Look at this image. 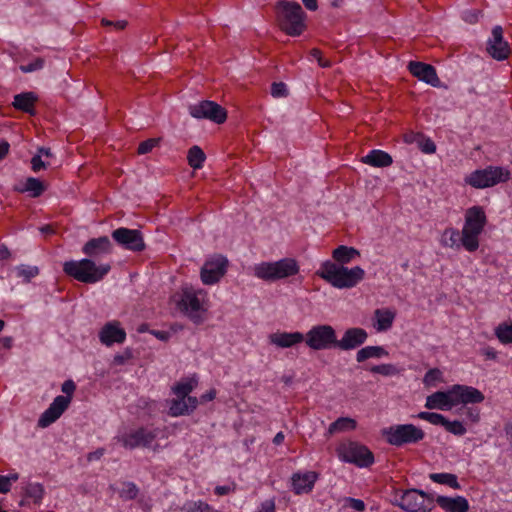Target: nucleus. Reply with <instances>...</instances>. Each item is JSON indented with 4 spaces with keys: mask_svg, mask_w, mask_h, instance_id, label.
<instances>
[{
    "mask_svg": "<svg viewBox=\"0 0 512 512\" xmlns=\"http://www.w3.org/2000/svg\"><path fill=\"white\" fill-rule=\"evenodd\" d=\"M112 250L113 245L109 237L92 238L82 247V253L87 258L66 261L63 264V272L82 283H97L103 280L111 270L109 263H101L99 260L105 255H110Z\"/></svg>",
    "mask_w": 512,
    "mask_h": 512,
    "instance_id": "f257e3e1",
    "label": "nucleus"
},
{
    "mask_svg": "<svg viewBox=\"0 0 512 512\" xmlns=\"http://www.w3.org/2000/svg\"><path fill=\"white\" fill-rule=\"evenodd\" d=\"M317 275L338 289L355 287L365 276L364 270L355 266L347 268L332 261L321 264Z\"/></svg>",
    "mask_w": 512,
    "mask_h": 512,
    "instance_id": "f03ea898",
    "label": "nucleus"
},
{
    "mask_svg": "<svg viewBox=\"0 0 512 512\" xmlns=\"http://www.w3.org/2000/svg\"><path fill=\"white\" fill-rule=\"evenodd\" d=\"M306 14L297 2L281 0L276 5V20L281 31L296 37L306 29Z\"/></svg>",
    "mask_w": 512,
    "mask_h": 512,
    "instance_id": "7ed1b4c3",
    "label": "nucleus"
},
{
    "mask_svg": "<svg viewBox=\"0 0 512 512\" xmlns=\"http://www.w3.org/2000/svg\"><path fill=\"white\" fill-rule=\"evenodd\" d=\"M298 272L299 265L293 258H283L275 262H261L254 267V275L269 282L294 276Z\"/></svg>",
    "mask_w": 512,
    "mask_h": 512,
    "instance_id": "20e7f679",
    "label": "nucleus"
},
{
    "mask_svg": "<svg viewBox=\"0 0 512 512\" xmlns=\"http://www.w3.org/2000/svg\"><path fill=\"white\" fill-rule=\"evenodd\" d=\"M510 178L511 172L509 169L501 166L489 165L483 169H477L466 175L464 182L475 189H485L496 186L500 183H505Z\"/></svg>",
    "mask_w": 512,
    "mask_h": 512,
    "instance_id": "39448f33",
    "label": "nucleus"
},
{
    "mask_svg": "<svg viewBox=\"0 0 512 512\" xmlns=\"http://www.w3.org/2000/svg\"><path fill=\"white\" fill-rule=\"evenodd\" d=\"M61 390L67 396L59 395L53 400L48 409L40 416L38 426L42 428L48 427L60 418L70 404L71 396L76 390V385L72 380H66L62 384Z\"/></svg>",
    "mask_w": 512,
    "mask_h": 512,
    "instance_id": "423d86ee",
    "label": "nucleus"
},
{
    "mask_svg": "<svg viewBox=\"0 0 512 512\" xmlns=\"http://www.w3.org/2000/svg\"><path fill=\"white\" fill-rule=\"evenodd\" d=\"M384 435L389 444L403 446L405 444H416L424 439V431L413 424H399L389 427Z\"/></svg>",
    "mask_w": 512,
    "mask_h": 512,
    "instance_id": "0eeeda50",
    "label": "nucleus"
},
{
    "mask_svg": "<svg viewBox=\"0 0 512 512\" xmlns=\"http://www.w3.org/2000/svg\"><path fill=\"white\" fill-rule=\"evenodd\" d=\"M306 345L313 350H327L337 347L336 331L331 325L313 326L304 335Z\"/></svg>",
    "mask_w": 512,
    "mask_h": 512,
    "instance_id": "6e6552de",
    "label": "nucleus"
},
{
    "mask_svg": "<svg viewBox=\"0 0 512 512\" xmlns=\"http://www.w3.org/2000/svg\"><path fill=\"white\" fill-rule=\"evenodd\" d=\"M340 459L358 467H369L374 463L373 453L358 442L342 443L337 449Z\"/></svg>",
    "mask_w": 512,
    "mask_h": 512,
    "instance_id": "1a4fd4ad",
    "label": "nucleus"
},
{
    "mask_svg": "<svg viewBox=\"0 0 512 512\" xmlns=\"http://www.w3.org/2000/svg\"><path fill=\"white\" fill-rule=\"evenodd\" d=\"M397 503L407 512H430L434 507V498L421 490L410 489L401 493Z\"/></svg>",
    "mask_w": 512,
    "mask_h": 512,
    "instance_id": "9d476101",
    "label": "nucleus"
},
{
    "mask_svg": "<svg viewBox=\"0 0 512 512\" xmlns=\"http://www.w3.org/2000/svg\"><path fill=\"white\" fill-rule=\"evenodd\" d=\"M158 434L157 428L139 427L121 435L119 441L127 449L152 448Z\"/></svg>",
    "mask_w": 512,
    "mask_h": 512,
    "instance_id": "9b49d317",
    "label": "nucleus"
},
{
    "mask_svg": "<svg viewBox=\"0 0 512 512\" xmlns=\"http://www.w3.org/2000/svg\"><path fill=\"white\" fill-rule=\"evenodd\" d=\"M189 113L197 119H208L217 124L224 123L227 118L226 110L216 102L205 100L189 106Z\"/></svg>",
    "mask_w": 512,
    "mask_h": 512,
    "instance_id": "f8f14e48",
    "label": "nucleus"
},
{
    "mask_svg": "<svg viewBox=\"0 0 512 512\" xmlns=\"http://www.w3.org/2000/svg\"><path fill=\"white\" fill-rule=\"evenodd\" d=\"M111 236L117 244L127 250L140 252L145 249L142 233L137 229L120 227L115 229Z\"/></svg>",
    "mask_w": 512,
    "mask_h": 512,
    "instance_id": "ddd939ff",
    "label": "nucleus"
},
{
    "mask_svg": "<svg viewBox=\"0 0 512 512\" xmlns=\"http://www.w3.org/2000/svg\"><path fill=\"white\" fill-rule=\"evenodd\" d=\"M227 264V259L222 256L206 261L201 269L202 282L206 285L217 283L226 273Z\"/></svg>",
    "mask_w": 512,
    "mask_h": 512,
    "instance_id": "4468645a",
    "label": "nucleus"
},
{
    "mask_svg": "<svg viewBox=\"0 0 512 512\" xmlns=\"http://www.w3.org/2000/svg\"><path fill=\"white\" fill-rule=\"evenodd\" d=\"M487 52L492 58L498 61L508 58L510 48L503 38V29L501 26H495L493 28L492 36L487 42Z\"/></svg>",
    "mask_w": 512,
    "mask_h": 512,
    "instance_id": "2eb2a0df",
    "label": "nucleus"
},
{
    "mask_svg": "<svg viewBox=\"0 0 512 512\" xmlns=\"http://www.w3.org/2000/svg\"><path fill=\"white\" fill-rule=\"evenodd\" d=\"M199 294H201V291L196 292L193 289H184L180 301L181 310L194 322L200 321V312L203 310Z\"/></svg>",
    "mask_w": 512,
    "mask_h": 512,
    "instance_id": "dca6fc26",
    "label": "nucleus"
},
{
    "mask_svg": "<svg viewBox=\"0 0 512 512\" xmlns=\"http://www.w3.org/2000/svg\"><path fill=\"white\" fill-rule=\"evenodd\" d=\"M408 69L410 73L419 80L424 81L433 87H438L440 85L436 69L432 65L423 62L411 61L408 65Z\"/></svg>",
    "mask_w": 512,
    "mask_h": 512,
    "instance_id": "f3484780",
    "label": "nucleus"
},
{
    "mask_svg": "<svg viewBox=\"0 0 512 512\" xmlns=\"http://www.w3.org/2000/svg\"><path fill=\"white\" fill-rule=\"evenodd\" d=\"M454 403L455 406L458 404H475L484 401V394L472 386L466 385H453Z\"/></svg>",
    "mask_w": 512,
    "mask_h": 512,
    "instance_id": "a211bd4d",
    "label": "nucleus"
},
{
    "mask_svg": "<svg viewBox=\"0 0 512 512\" xmlns=\"http://www.w3.org/2000/svg\"><path fill=\"white\" fill-rule=\"evenodd\" d=\"M368 338L367 332L363 328H349L347 329L343 337L337 340V348L341 350H352L361 346Z\"/></svg>",
    "mask_w": 512,
    "mask_h": 512,
    "instance_id": "6ab92c4d",
    "label": "nucleus"
},
{
    "mask_svg": "<svg viewBox=\"0 0 512 512\" xmlns=\"http://www.w3.org/2000/svg\"><path fill=\"white\" fill-rule=\"evenodd\" d=\"M99 339L106 346H111L114 343L121 344L126 339V332L120 327L118 321H111L102 327L99 332Z\"/></svg>",
    "mask_w": 512,
    "mask_h": 512,
    "instance_id": "aec40b11",
    "label": "nucleus"
},
{
    "mask_svg": "<svg viewBox=\"0 0 512 512\" xmlns=\"http://www.w3.org/2000/svg\"><path fill=\"white\" fill-rule=\"evenodd\" d=\"M453 387L447 391H437L426 398L427 409L449 410L455 406Z\"/></svg>",
    "mask_w": 512,
    "mask_h": 512,
    "instance_id": "412c9836",
    "label": "nucleus"
},
{
    "mask_svg": "<svg viewBox=\"0 0 512 512\" xmlns=\"http://www.w3.org/2000/svg\"><path fill=\"white\" fill-rule=\"evenodd\" d=\"M486 221L484 210L479 206H473L466 211L463 229L482 233Z\"/></svg>",
    "mask_w": 512,
    "mask_h": 512,
    "instance_id": "4be33fe9",
    "label": "nucleus"
},
{
    "mask_svg": "<svg viewBox=\"0 0 512 512\" xmlns=\"http://www.w3.org/2000/svg\"><path fill=\"white\" fill-rule=\"evenodd\" d=\"M271 344L280 348H290L304 341V334L301 332H276L269 336Z\"/></svg>",
    "mask_w": 512,
    "mask_h": 512,
    "instance_id": "5701e85b",
    "label": "nucleus"
},
{
    "mask_svg": "<svg viewBox=\"0 0 512 512\" xmlns=\"http://www.w3.org/2000/svg\"><path fill=\"white\" fill-rule=\"evenodd\" d=\"M197 405L196 397L179 398L176 396L175 399L170 401L169 414L174 417L190 414L196 409Z\"/></svg>",
    "mask_w": 512,
    "mask_h": 512,
    "instance_id": "b1692460",
    "label": "nucleus"
},
{
    "mask_svg": "<svg viewBox=\"0 0 512 512\" xmlns=\"http://www.w3.org/2000/svg\"><path fill=\"white\" fill-rule=\"evenodd\" d=\"M435 501L446 512H467L469 509V503L467 499L462 496H457L454 498L438 496Z\"/></svg>",
    "mask_w": 512,
    "mask_h": 512,
    "instance_id": "393cba45",
    "label": "nucleus"
},
{
    "mask_svg": "<svg viewBox=\"0 0 512 512\" xmlns=\"http://www.w3.org/2000/svg\"><path fill=\"white\" fill-rule=\"evenodd\" d=\"M317 479L315 472L295 473L292 476V486L296 494L308 493L312 490Z\"/></svg>",
    "mask_w": 512,
    "mask_h": 512,
    "instance_id": "a878e982",
    "label": "nucleus"
},
{
    "mask_svg": "<svg viewBox=\"0 0 512 512\" xmlns=\"http://www.w3.org/2000/svg\"><path fill=\"white\" fill-rule=\"evenodd\" d=\"M38 97L33 92H24L14 96L13 107L30 115L35 114L34 105Z\"/></svg>",
    "mask_w": 512,
    "mask_h": 512,
    "instance_id": "bb28decb",
    "label": "nucleus"
},
{
    "mask_svg": "<svg viewBox=\"0 0 512 512\" xmlns=\"http://www.w3.org/2000/svg\"><path fill=\"white\" fill-rule=\"evenodd\" d=\"M361 161L373 167H388L393 163L387 152L377 149L370 151Z\"/></svg>",
    "mask_w": 512,
    "mask_h": 512,
    "instance_id": "cd10ccee",
    "label": "nucleus"
},
{
    "mask_svg": "<svg viewBox=\"0 0 512 512\" xmlns=\"http://www.w3.org/2000/svg\"><path fill=\"white\" fill-rule=\"evenodd\" d=\"M359 255L360 253L357 249L344 245L337 247L332 253V257L335 262H338L343 266Z\"/></svg>",
    "mask_w": 512,
    "mask_h": 512,
    "instance_id": "c85d7f7f",
    "label": "nucleus"
},
{
    "mask_svg": "<svg viewBox=\"0 0 512 512\" xmlns=\"http://www.w3.org/2000/svg\"><path fill=\"white\" fill-rule=\"evenodd\" d=\"M388 356V352L381 346H366L358 350L356 354L357 362L361 363L370 358H382Z\"/></svg>",
    "mask_w": 512,
    "mask_h": 512,
    "instance_id": "c756f323",
    "label": "nucleus"
},
{
    "mask_svg": "<svg viewBox=\"0 0 512 512\" xmlns=\"http://www.w3.org/2000/svg\"><path fill=\"white\" fill-rule=\"evenodd\" d=\"M356 425L357 423L354 419L350 417H340L329 425L327 434L331 436L335 433L354 430Z\"/></svg>",
    "mask_w": 512,
    "mask_h": 512,
    "instance_id": "7c9ffc66",
    "label": "nucleus"
},
{
    "mask_svg": "<svg viewBox=\"0 0 512 512\" xmlns=\"http://www.w3.org/2000/svg\"><path fill=\"white\" fill-rule=\"evenodd\" d=\"M441 244L445 247L459 249L462 246L461 233L454 228H447L441 237Z\"/></svg>",
    "mask_w": 512,
    "mask_h": 512,
    "instance_id": "2f4dec72",
    "label": "nucleus"
},
{
    "mask_svg": "<svg viewBox=\"0 0 512 512\" xmlns=\"http://www.w3.org/2000/svg\"><path fill=\"white\" fill-rule=\"evenodd\" d=\"M394 313L390 310L377 309L375 311L376 325L375 328L377 331H386L388 330L393 323Z\"/></svg>",
    "mask_w": 512,
    "mask_h": 512,
    "instance_id": "473e14b6",
    "label": "nucleus"
},
{
    "mask_svg": "<svg viewBox=\"0 0 512 512\" xmlns=\"http://www.w3.org/2000/svg\"><path fill=\"white\" fill-rule=\"evenodd\" d=\"M44 488L39 483H29L24 488L25 498L20 502V505H24L25 501L31 500L34 503H39L43 497Z\"/></svg>",
    "mask_w": 512,
    "mask_h": 512,
    "instance_id": "72a5a7b5",
    "label": "nucleus"
},
{
    "mask_svg": "<svg viewBox=\"0 0 512 512\" xmlns=\"http://www.w3.org/2000/svg\"><path fill=\"white\" fill-rule=\"evenodd\" d=\"M481 233L462 229V246L469 252H474L479 247V235Z\"/></svg>",
    "mask_w": 512,
    "mask_h": 512,
    "instance_id": "f704fd0d",
    "label": "nucleus"
},
{
    "mask_svg": "<svg viewBox=\"0 0 512 512\" xmlns=\"http://www.w3.org/2000/svg\"><path fill=\"white\" fill-rule=\"evenodd\" d=\"M206 156L199 146H192L187 155L188 164L194 169H200L203 166Z\"/></svg>",
    "mask_w": 512,
    "mask_h": 512,
    "instance_id": "c9c22d12",
    "label": "nucleus"
},
{
    "mask_svg": "<svg viewBox=\"0 0 512 512\" xmlns=\"http://www.w3.org/2000/svg\"><path fill=\"white\" fill-rule=\"evenodd\" d=\"M429 478L438 484L448 485L454 489H460V484L458 483L457 476L451 473H432L429 475Z\"/></svg>",
    "mask_w": 512,
    "mask_h": 512,
    "instance_id": "e433bc0d",
    "label": "nucleus"
},
{
    "mask_svg": "<svg viewBox=\"0 0 512 512\" xmlns=\"http://www.w3.org/2000/svg\"><path fill=\"white\" fill-rule=\"evenodd\" d=\"M196 384L197 382L193 378L185 379L173 387V392L179 398H188L190 397L189 393L192 392Z\"/></svg>",
    "mask_w": 512,
    "mask_h": 512,
    "instance_id": "4c0bfd02",
    "label": "nucleus"
},
{
    "mask_svg": "<svg viewBox=\"0 0 512 512\" xmlns=\"http://www.w3.org/2000/svg\"><path fill=\"white\" fill-rule=\"evenodd\" d=\"M495 335L503 344L512 343V322L499 324L495 329Z\"/></svg>",
    "mask_w": 512,
    "mask_h": 512,
    "instance_id": "58836bf2",
    "label": "nucleus"
},
{
    "mask_svg": "<svg viewBox=\"0 0 512 512\" xmlns=\"http://www.w3.org/2000/svg\"><path fill=\"white\" fill-rule=\"evenodd\" d=\"M16 276L18 278H23L24 282L28 283L32 278L36 277L39 274V269L37 266H29V265H19L15 268Z\"/></svg>",
    "mask_w": 512,
    "mask_h": 512,
    "instance_id": "ea45409f",
    "label": "nucleus"
},
{
    "mask_svg": "<svg viewBox=\"0 0 512 512\" xmlns=\"http://www.w3.org/2000/svg\"><path fill=\"white\" fill-rule=\"evenodd\" d=\"M44 185L43 183L33 177H29L26 180L24 191L30 192L33 197H38L44 192Z\"/></svg>",
    "mask_w": 512,
    "mask_h": 512,
    "instance_id": "a19ab883",
    "label": "nucleus"
},
{
    "mask_svg": "<svg viewBox=\"0 0 512 512\" xmlns=\"http://www.w3.org/2000/svg\"><path fill=\"white\" fill-rule=\"evenodd\" d=\"M369 371L383 376H392L398 373V369L393 364H380L369 368Z\"/></svg>",
    "mask_w": 512,
    "mask_h": 512,
    "instance_id": "79ce46f5",
    "label": "nucleus"
},
{
    "mask_svg": "<svg viewBox=\"0 0 512 512\" xmlns=\"http://www.w3.org/2000/svg\"><path fill=\"white\" fill-rule=\"evenodd\" d=\"M138 494L137 486L132 482L123 484V488L119 491V496L124 500H132Z\"/></svg>",
    "mask_w": 512,
    "mask_h": 512,
    "instance_id": "37998d69",
    "label": "nucleus"
},
{
    "mask_svg": "<svg viewBox=\"0 0 512 512\" xmlns=\"http://www.w3.org/2000/svg\"><path fill=\"white\" fill-rule=\"evenodd\" d=\"M211 507L203 501H195L186 503L182 511L183 512H209Z\"/></svg>",
    "mask_w": 512,
    "mask_h": 512,
    "instance_id": "c03bdc74",
    "label": "nucleus"
},
{
    "mask_svg": "<svg viewBox=\"0 0 512 512\" xmlns=\"http://www.w3.org/2000/svg\"><path fill=\"white\" fill-rule=\"evenodd\" d=\"M445 429L456 435V436H462L466 433V428L460 421H449L446 419V423L444 424Z\"/></svg>",
    "mask_w": 512,
    "mask_h": 512,
    "instance_id": "a18cd8bd",
    "label": "nucleus"
},
{
    "mask_svg": "<svg viewBox=\"0 0 512 512\" xmlns=\"http://www.w3.org/2000/svg\"><path fill=\"white\" fill-rule=\"evenodd\" d=\"M442 380V372L438 368H433L427 371L424 376L423 382L426 386L434 385L435 382Z\"/></svg>",
    "mask_w": 512,
    "mask_h": 512,
    "instance_id": "49530a36",
    "label": "nucleus"
},
{
    "mask_svg": "<svg viewBox=\"0 0 512 512\" xmlns=\"http://www.w3.org/2000/svg\"><path fill=\"white\" fill-rule=\"evenodd\" d=\"M160 142V138H150L141 142L138 146V154L143 155L151 152Z\"/></svg>",
    "mask_w": 512,
    "mask_h": 512,
    "instance_id": "de8ad7c7",
    "label": "nucleus"
},
{
    "mask_svg": "<svg viewBox=\"0 0 512 512\" xmlns=\"http://www.w3.org/2000/svg\"><path fill=\"white\" fill-rule=\"evenodd\" d=\"M44 67V59L43 58H36L34 61H32L29 64L21 65L19 68L24 73H30L37 70H40Z\"/></svg>",
    "mask_w": 512,
    "mask_h": 512,
    "instance_id": "09e8293b",
    "label": "nucleus"
},
{
    "mask_svg": "<svg viewBox=\"0 0 512 512\" xmlns=\"http://www.w3.org/2000/svg\"><path fill=\"white\" fill-rule=\"evenodd\" d=\"M418 145L423 153L432 154L436 151L435 143L429 138L425 139L421 137V139L418 141Z\"/></svg>",
    "mask_w": 512,
    "mask_h": 512,
    "instance_id": "8fccbe9b",
    "label": "nucleus"
},
{
    "mask_svg": "<svg viewBox=\"0 0 512 512\" xmlns=\"http://www.w3.org/2000/svg\"><path fill=\"white\" fill-rule=\"evenodd\" d=\"M287 88L283 82H274L271 86V95L273 97H285L287 96Z\"/></svg>",
    "mask_w": 512,
    "mask_h": 512,
    "instance_id": "3c124183",
    "label": "nucleus"
},
{
    "mask_svg": "<svg viewBox=\"0 0 512 512\" xmlns=\"http://www.w3.org/2000/svg\"><path fill=\"white\" fill-rule=\"evenodd\" d=\"M31 164H32V170L34 172H38L40 171L41 169L43 168H46L47 167V164L42 160V157L40 154H37L35 155L32 159H31Z\"/></svg>",
    "mask_w": 512,
    "mask_h": 512,
    "instance_id": "603ef678",
    "label": "nucleus"
},
{
    "mask_svg": "<svg viewBox=\"0 0 512 512\" xmlns=\"http://www.w3.org/2000/svg\"><path fill=\"white\" fill-rule=\"evenodd\" d=\"M101 23L104 26H113L117 30H122L127 25V21H125V20L110 21V20L105 19V18H103L101 20Z\"/></svg>",
    "mask_w": 512,
    "mask_h": 512,
    "instance_id": "864d4df0",
    "label": "nucleus"
},
{
    "mask_svg": "<svg viewBox=\"0 0 512 512\" xmlns=\"http://www.w3.org/2000/svg\"><path fill=\"white\" fill-rule=\"evenodd\" d=\"M346 502L348 503L349 507L357 511H364L365 509V503L360 499L347 498Z\"/></svg>",
    "mask_w": 512,
    "mask_h": 512,
    "instance_id": "5fc2aeb1",
    "label": "nucleus"
},
{
    "mask_svg": "<svg viewBox=\"0 0 512 512\" xmlns=\"http://www.w3.org/2000/svg\"><path fill=\"white\" fill-rule=\"evenodd\" d=\"M257 512H275L274 500L269 499L262 502Z\"/></svg>",
    "mask_w": 512,
    "mask_h": 512,
    "instance_id": "6e6d98bb",
    "label": "nucleus"
},
{
    "mask_svg": "<svg viewBox=\"0 0 512 512\" xmlns=\"http://www.w3.org/2000/svg\"><path fill=\"white\" fill-rule=\"evenodd\" d=\"M11 488V478L0 475V493H7Z\"/></svg>",
    "mask_w": 512,
    "mask_h": 512,
    "instance_id": "4d7b16f0",
    "label": "nucleus"
},
{
    "mask_svg": "<svg viewBox=\"0 0 512 512\" xmlns=\"http://www.w3.org/2000/svg\"><path fill=\"white\" fill-rule=\"evenodd\" d=\"M429 423L433 425L444 426V424L446 423V418L442 414L433 412L429 419Z\"/></svg>",
    "mask_w": 512,
    "mask_h": 512,
    "instance_id": "13d9d810",
    "label": "nucleus"
},
{
    "mask_svg": "<svg viewBox=\"0 0 512 512\" xmlns=\"http://www.w3.org/2000/svg\"><path fill=\"white\" fill-rule=\"evenodd\" d=\"M466 416L469 418L472 422H478L480 419V411L477 408H467L466 410Z\"/></svg>",
    "mask_w": 512,
    "mask_h": 512,
    "instance_id": "bf43d9fd",
    "label": "nucleus"
},
{
    "mask_svg": "<svg viewBox=\"0 0 512 512\" xmlns=\"http://www.w3.org/2000/svg\"><path fill=\"white\" fill-rule=\"evenodd\" d=\"M151 334L161 341H167L170 338V333L167 331L153 330L151 331Z\"/></svg>",
    "mask_w": 512,
    "mask_h": 512,
    "instance_id": "052dcab7",
    "label": "nucleus"
},
{
    "mask_svg": "<svg viewBox=\"0 0 512 512\" xmlns=\"http://www.w3.org/2000/svg\"><path fill=\"white\" fill-rule=\"evenodd\" d=\"M464 20L469 23H475L478 20V12L469 11L464 13Z\"/></svg>",
    "mask_w": 512,
    "mask_h": 512,
    "instance_id": "680f3d73",
    "label": "nucleus"
},
{
    "mask_svg": "<svg viewBox=\"0 0 512 512\" xmlns=\"http://www.w3.org/2000/svg\"><path fill=\"white\" fill-rule=\"evenodd\" d=\"M482 354L487 358V359H496L497 358V352L495 351L494 348H491V347H486L482 350Z\"/></svg>",
    "mask_w": 512,
    "mask_h": 512,
    "instance_id": "e2e57ef3",
    "label": "nucleus"
},
{
    "mask_svg": "<svg viewBox=\"0 0 512 512\" xmlns=\"http://www.w3.org/2000/svg\"><path fill=\"white\" fill-rule=\"evenodd\" d=\"M11 257V252L4 244L0 245V260H7Z\"/></svg>",
    "mask_w": 512,
    "mask_h": 512,
    "instance_id": "0e129e2a",
    "label": "nucleus"
},
{
    "mask_svg": "<svg viewBox=\"0 0 512 512\" xmlns=\"http://www.w3.org/2000/svg\"><path fill=\"white\" fill-rule=\"evenodd\" d=\"M130 356H131L130 353L117 354L114 357V363L118 364V365H122L126 362V360H128L130 358Z\"/></svg>",
    "mask_w": 512,
    "mask_h": 512,
    "instance_id": "69168bd1",
    "label": "nucleus"
},
{
    "mask_svg": "<svg viewBox=\"0 0 512 512\" xmlns=\"http://www.w3.org/2000/svg\"><path fill=\"white\" fill-rule=\"evenodd\" d=\"M103 454H104V450L98 449L94 452L89 453L87 456V459H88V461L98 460L103 456Z\"/></svg>",
    "mask_w": 512,
    "mask_h": 512,
    "instance_id": "338daca9",
    "label": "nucleus"
},
{
    "mask_svg": "<svg viewBox=\"0 0 512 512\" xmlns=\"http://www.w3.org/2000/svg\"><path fill=\"white\" fill-rule=\"evenodd\" d=\"M302 2L304 6L310 11H315L318 9L317 0H302Z\"/></svg>",
    "mask_w": 512,
    "mask_h": 512,
    "instance_id": "774afa93",
    "label": "nucleus"
}]
</instances>
